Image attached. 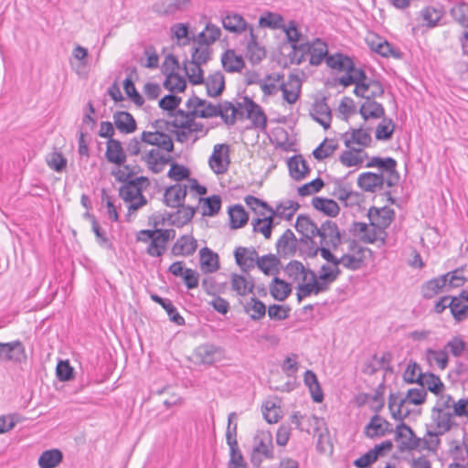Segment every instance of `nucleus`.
Wrapping results in <instances>:
<instances>
[{
    "label": "nucleus",
    "instance_id": "nucleus-41",
    "mask_svg": "<svg viewBox=\"0 0 468 468\" xmlns=\"http://www.w3.org/2000/svg\"><path fill=\"white\" fill-rule=\"evenodd\" d=\"M328 53L327 44L321 38H315L311 42L309 63L313 66H318L322 63Z\"/></svg>",
    "mask_w": 468,
    "mask_h": 468
},
{
    "label": "nucleus",
    "instance_id": "nucleus-10",
    "mask_svg": "<svg viewBox=\"0 0 468 468\" xmlns=\"http://www.w3.org/2000/svg\"><path fill=\"white\" fill-rule=\"evenodd\" d=\"M26 351L21 341L0 342V362L21 363L26 360Z\"/></svg>",
    "mask_w": 468,
    "mask_h": 468
},
{
    "label": "nucleus",
    "instance_id": "nucleus-38",
    "mask_svg": "<svg viewBox=\"0 0 468 468\" xmlns=\"http://www.w3.org/2000/svg\"><path fill=\"white\" fill-rule=\"evenodd\" d=\"M359 113L364 120L379 119L385 116V109L381 103L368 99L361 105Z\"/></svg>",
    "mask_w": 468,
    "mask_h": 468
},
{
    "label": "nucleus",
    "instance_id": "nucleus-58",
    "mask_svg": "<svg viewBox=\"0 0 468 468\" xmlns=\"http://www.w3.org/2000/svg\"><path fill=\"white\" fill-rule=\"evenodd\" d=\"M338 148V143L334 139H324L314 151V157L318 160H324L331 156Z\"/></svg>",
    "mask_w": 468,
    "mask_h": 468
},
{
    "label": "nucleus",
    "instance_id": "nucleus-6",
    "mask_svg": "<svg viewBox=\"0 0 468 468\" xmlns=\"http://www.w3.org/2000/svg\"><path fill=\"white\" fill-rule=\"evenodd\" d=\"M394 430L395 441H399L400 452L413 451L420 447V438L416 436L413 430L402 420Z\"/></svg>",
    "mask_w": 468,
    "mask_h": 468
},
{
    "label": "nucleus",
    "instance_id": "nucleus-13",
    "mask_svg": "<svg viewBox=\"0 0 468 468\" xmlns=\"http://www.w3.org/2000/svg\"><path fill=\"white\" fill-rule=\"evenodd\" d=\"M367 217L370 221V226L377 227L386 231V229L390 226L395 218V211L388 207L381 208L372 207L368 210Z\"/></svg>",
    "mask_w": 468,
    "mask_h": 468
},
{
    "label": "nucleus",
    "instance_id": "nucleus-14",
    "mask_svg": "<svg viewBox=\"0 0 468 468\" xmlns=\"http://www.w3.org/2000/svg\"><path fill=\"white\" fill-rule=\"evenodd\" d=\"M186 106L187 109L197 111L196 118H212L218 116V113H220V110L217 105L196 95L188 99Z\"/></svg>",
    "mask_w": 468,
    "mask_h": 468
},
{
    "label": "nucleus",
    "instance_id": "nucleus-48",
    "mask_svg": "<svg viewBox=\"0 0 468 468\" xmlns=\"http://www.w3.org/2000/svg\"><path fill=\"white\" fill-rule=\"evenodd\" d=\"M425 358L430 366H437L440 369L443 370L447 367L449 363L448 353L444 349H432L427 348L425 350Z\"/></svg>",
    "mask_w": 468,
    "mask_h": 468
},
{
    "label": "nucleus",
    "instance_id": "nucleus-4",
    "mask_svg": "<svg viewBox=\"0 0 468 468\" xmlns=\"http://www.w3.org/2000/svg\"><path fill=\"white\" fill-rule=\"evenodd\" d=\"M366 167H378L380 169L379 175L386 178V186H396L400 179L399 173L397 170V161L392 157L373 156L366 165Z\"/></svg>",
    "mask_w": 468,
    "mask_h": 468
},
{
    "label": "nucleus",
    "instance_id": "nucleus-2",
    "mask_svg": "<svg viewBox=\"0 0 468 468\" xmlns=\"http://www.w3.org/2000/svg\"><path fill=\"white\" fill-rule=\"evenodd\" d=\"M427 390L421 386L420 388H410L405 397L399 393H390L388 396V409L394 420H403L410 414L408 404L416 406L425 402L427 398Z\"/></svg>",
    "mask_w": 468,
    "mask_h": 468
},
{
    "label": "nucleus",
    "instance_id": "nucleus-25",
    "mask_svg": "<svg viewBox=\"0 0 468 468\" xmlns=\"http://www.w3.org/2000/svg\"><path fill=\"white\" fill-rule=\"evenodd\" d=\"M312 118L321 124L324 129H328L332 121V112L329 105L326 103V99L316 101L310 112Z\"/></svg>",
    "mask_w": 468,
    "mask_h": 468
},
{
    "label": "nucleus",
    "instance_id": "nucleus-60",
    "mask_svg": "<svg viewBox=\"0 0 468 468\" xmlns=\"http://www.w3.org/2000/svg\"><path fill=\"white\" fill-rule=\"evenodd\" d=\"M304 383L309 387L314 401L318 403L322 402L324 394L322 392L317 377L313 371L306 370L304 373Z\"/></svg>",
    "mask_w": 468,
    "mask_h": 468
},
{
    "label": "nucleus",
    "instance_id": "nucleus-43",
    "mask_svg": "<svg viewBox=\"0 0 468 468\" xmlns=\"http://www.w3.org/2000/svg\"><path fill=\"white\" fill-rule=\"evenodd\" d=\"M63 460V453L58 449L44 451L38 458L39 468H56Z\"/></svg>",
    "mask_w": 468,
    "mask_h": 468
},
{
    "label": "nucleus",
    "instance_id": "nucleus-55",
    "mask_svg": "<svg viewBox=\"0 0 468 468\" xmlns=\"http://www.w3.org/2000/svg\"><path fill=\"white\" fill-rule=\"evenodd\" d=\"M282 80L283 74L281 73L266 75L260 86L263 94L266 96L275 95L278 90H280V85L278 86L277 83L281 82Z\"/></svg>",
    "mask_w": 468,
    "mask_h": 468
},
{
    "label": "nucleus",
    "instance_id": "nucleus-16",
    "mask_svg": "<svg viewBox=\"0 0 468 468\" xmlns=\"http://www.w3.org/2000/svg\"><path fill=\"white\" fill-rule=\"evenodd\" d=\"M449 309L456 322H463L468 317V291L463 290L457 296H450Z\"/></svg>",
    "mask_w": 468,
    "mask_h": 468
},
{
    "label": "nucleus",
    "instance_id": "nucleus-45",
    "mask_svg": "<svg viewBox=\"0 0 468 468\" xmlns=\"http://www.w3.org/2000/svg\"><path fill=\"white\" fill-rule=\"evenodd\" d=\"M151 299L154 303L160 304L166 311L172 322L176 323L177 325L185 324L184 317L179 314L171 300L167 298H162L157 294H151Z\"/></svg>",
    "mask_w": 468,
    "mask_h": 468
},
{
    "label": "nucleus",
    "instance_id": "nucleus-3",
    "mask_svg": "<svg viewBox=\"0 0 468 468\" xmlns=\"http://www.w3.org/2000/svg\"><path fill=\"white\" fill-rule=\"evenodd\" d=\"M261 457L267 460L274 459L272 435L270 431H259L254 437L251 463L254 465H260Z\"/></svg>",
    "mask_w": 468,
    "mask_h": 468
},
{
    "label": "nucleus",
    "instance_id": "nucleus-36",
    "mask_svg": "<svg viewBox=\"0 0 468 468\" xmlns=\"http://www.w3.org/2000/svg\"><path fill=\"white\" fill-rule=\"evenodd\" d=\"M200 267L205 273H212L219 269L218 255L208 248L199 251Z\"/></svg>",
    "mask_w": 468,
    "mask_h": 468
},
{
    "label": "nucleus",
    "instance_id": "nucleus-57",
    "mask_svg": "<svg viewBox=\"0 0 468 468\" xmlns=\"http://www.w3.org/2000/svg\"><path fill=\"white\" fill-rule=\"evenodd\" d=\"M229 216L231 229L243 227L249 219V215L241 205H235L229 208Z\"/></svg>",
    "mask_w": 468,
    "mask_h": 468
},
{
    "label": "nucleus",
    "instance_id": "nucleus-17",
    "mask_svg": "<svg viewBox=\"0 0 468 468\" xmlns=\"http://www.w3.org/2000/svg\"><path fill=\"white\" fill-rule=\"evenodd\" d=\"M307 273L310 274L308 280L297 287L296 295L298 302H302L303 298L311 294L316 295L326 292V287L322 282H318L317 275L314 271L308 270Z\"/></svg>",
    "mask_w": 468,
    "mask_h": 468
},
{
    "label": "nucleus",
    "instance_id": "nucleus-29",
    "mask_svg": "<svg viewBox=\"0 0 468 468\" xmlns=\"http://www.w3.org/2000/svg\"><path fill=\"white\" fill-rule=\"evenodd\" d=\"M230 284L232 291L239 296H245L252 293L255 288L254 279L248 274V277L242 274L232 273L230 276Z\"/></svg>",
    "mask_w": 468,
    "mask_h": 468
},
{
    "label": "nucleus",
    "instance_id": "nucleus-28",
    "mask_svg": "<svg viewBox=\"0 0 468 468\" xmlns=\"http://www.w3.org/2000/svg\"><path fill=\"white\" fill-rule=\"evenodd\" d=\"M332 196L343 202L345 206H348L349 200L353 197H357V194L353 191L351 184L346 181V177L333 180Z\"/></svg>",
    "mask_w": 468,
    "mask_h": 468
},
{
    "label": "nucleus",
    "instance_id": "nucleus-33",
    "mask_svg": "<svg viewBox=\"0 0 468 468\" xmlns=\"http://www.w3.org/2000/svg\"><path fill=\"white\" fill-rule=\"evenodd\" d=\"M259 215L262 218H255L251 222L253 231L261 233L268 239L271 237L272 229L278 223L274 221L271 213L266 216L264 211H259Z\"/></svg>",
    "mask_w": 468,
    "mask_h": 468
},
{
    "label": "nucleus",
    "instance_id": "nucleus-64",
    "mask_svg": "<svg viewBox=\"0 0 468 468\" xmlns=\"http://www.w3.org/2000/svg\"><path fill=\"white\" fill-rule=\"evenodd\" d=\"M452 18L463 27H468V4L462 2L453 5L450 11Z\"/></svg>",
    "mask_w": 468,
    "mask_h": 468
},
{
    "label": "nucleus",
    "instance_id": "nucleus-8",
    "mask_svg": "<svg viewBox=\"0 0 468 468\" xmlns=\"http://www.w3.org/2000/svg\"><path fill=\"white\" fill-rule=\"evenodd\" d=\"M332 250H335L332 246H326L321 249L320 254L327 262L331 264H342L345 268L351 271H356L361 268L363 264L361 258L351 254H344L338 258L333 254Z\"/></svg>",
    "mask_w": 468,
    "mask_h": 468
},
{
    "label": "nucleus",
    "instance_id": "nucleus-40",
    "mask_svg": "<svg viewBox=\"0 0 468 468\" xmlns=\"http://www.w3.org/2000/svg\"><path fill=\"white\" fill-rule=\"evenodd\" d=\"M312 205L316 210L328 217H336L340 211L337 202L330 198L314 197Z\"/></svg>",
    "mask_w": 468,
    "mask_h": 468
},
{
    "label": "nucleus",
    "instance_id": "nucleus-7",
    "mask_svg": "<svg viewBox=\"0 0 468 468\" xmlns=\"http://www.w3.org/2000/svg\"><path fill=\"white\" fill-rule=\"evenodd\" d=\"M275 247L281 258L293 257L297 252L299 253L300 239H297L292 230L287 229L276 241Z\"/></svg>",
    "mask_w": 468,
    "mask_h": 468
},
{
    "label": "nucleus",
    "instance_id": "nucleus-21",
    "mask_svg": "<svg viewBox=\"0 0 468 468\" xmlns=\"http://www.w3.org/2000/svg\"><path fill=\"white\" fill-rule=\"evenodd\" d=\"M106 160L118 167H122L127 161L126 152L122 143L117 139L108 140L105 151Z\"/></svg>",
    "mask_w": 468,
    "mask_h": 468
},
{
    "label": "nucleus",
    "instance_id": "nucleus-18",
    "mask_svg": "<svg viewBox=\"0 0 468 468\" xmlns=\"http://www.w3.org/2000/svg\"><path fill=\"white\" fill-rule=\"evenodd\" d=\"M364 432L368 438L382 437L394 432L392 424L381 416L376 414L366 425Z\"/></svg>",
    "mask_w": 468,
    "mask_h": 468
},
{
    "label": "nucleus",
    "instance_id": "nucleus-32",
    "mask_svg": "<svg viewBox=\"0 0 468 468\" xmlns=\"http://www.w3.org/2000/svg\"><path fill=\"white\" fill-rule=\"evenodd\" d=\"M221 63L224 70L229 73L240 72L245 67L241 55H238L234 49H227L221 56Z\"/></svg>",
    "mask_w": 468,
    "mask_h": 468
},
{
    "label": "nucleus",
    "instance_id": "nucleus-31",
    "mask_svg": "<svg viewBox=\"0 0 468 468\" xmlns=\"http://www.w3.org/2000/svg\"><path fill=\"white\" fill-rule=\"evenodd\" d=\"M290 176L296 181L303 180L310 173L306 160L301 155H293L288 160Z\"/></svg>",
    "mask_w": 468,
    "mask_h": 468
},
{
    "label": "nucleus",
    "instance_id": "nucleus-12",
    "mask_svg": "<svg viewBox=\"0 0 468 468\" xmlns=\"http://www.w3.org/2000/svg\"><path fill=\"white\" fill-rule=\"evenodd\" d=\"M149 184V179L146 176L135 177L120 187L119 195L125 202H132L136 199V197L141 196V192Z\"/></svg>",
    "mask_w": 468,
    "mask_h": 468
},
{
    "label": "nucleus",
    "instance_id": "nucleus-30",
    "mask_svg": "<svg viewBox=\"0 0 468 468\" xmlns=\"http://www.w3.org/2000/svg\"><path fill=\"white\" fill-rule=\"evenodd\" d=\"M345 144L347 148H351L352 144H358L361 147H367L370 144L372 138L370 130L357 128L351 129L344 134Z\"/></svg>",
    "mask_w": 468,
    "mask_h": 468
},
{
    "label": "nucleus",
    "instance_id": "nucleus-49",
    "mask_svg": "<svg viewBox=\"0 0 468 468\" xmlns=\"http://www.w3.org/2000/svg\"><path fill=\"white\" fill-rule=\"evenodd\" d=\"M220 36L221 29L212 23H207L205 27V29L197 35L196 40L198 44L210 46L218 40Z\"/></svg>",
    "mask_w": 468,
    "mask_h": 468
},
{
    "label": "nucleus",
    "instance_id": "nucleus-22",
    "mask_svg": "<svg viewBox=\"0 0 468 468\" xmlns=\"http://www.w3.org/2000/svg\"><path fill=\"white\" fill-rule=\"evenodd\" d=\"M258 256L259 254L254 248L238 247L234 251L236 263L246 273H249L255 267Z\"/></svg>",
    "mask_w": 468,
    "mask_h": 468
},
{
    "label": "nucleus",
    "instance_id": "nucleus-51",
    "mask_svg": "<svg viewBox=\"0 0 468 468\" xmlns=\"http://www.w3.org/2000/svg\"><path fill=\"white\" fill-rule=\"evenodd\" d=\"M243 308L244 312L254 321L261 320L266 314V305L256 297H251Z\"/></svg>",
    "mask_w": 468,
    "mask_h": 468
},
{
    "label": "nucleus",
    "instance_id": "nucleus-54",
    "mask_svg": "<svg viewBox=\"0 0 468 468\" xmlns=\"http://www.w3.org/2000/svg\"><path fill=\"white\" fill-rule=\"evenodd\" d=\"M370 48L384 58H401L402 57V52L387 40H382L378 43L372 42Z\"/></svg>",
    "mask_w": 468,
    "mask_h": 468
},
{
    "label": "nucleus",
    "instance_id": "nucleus-61",
    "mask_svg": "<svg viewBox=\"0 0 468 468\" xmlns=\"http://www.w3.org/2000/svg\"><path fill=\"white\" fill-rule=\"evenodd\" d=\"M444 433H438V431L434 429V431H428L426 436L424 438H420V447L417 448L418 451L429 450L432 452H436L439 448L441 441L439 439L440 435H443Z\"/></svg>",
    "mask_w": 468,
    "mask_h": 468
},
{
    "label": "nucleus",
    "instance_id": "nucleus-53",
    "mask_svg": "<svg viewBox=\"0 0 468 468\" xmlns=\"http://www.w3.org/2000/svg\"><path fill=\"white\" fill-rule=\"evenodd\" d=\"M418 385L421 386L423 388H427L428 390L435 395H440L444 389V384L440 377L433 373H423V378L420 380Z\"/></svg>",
    "mask_w": 468,
    "mask_h": 468
},
{
    "label": "nucleus",
    "instance_id": "nucleus-19",
    "mask_svg": "<svg viewBox=\"0 0 468 468\" xmlns=\"http://www.w3.org/2000/svg\"><path fill=\"white\" fill-rule=\"evenodd\" d=\"M357 186L366 192L375 193L384 189L386 178L378 173L365 172L359 175Z\"/></svg>",
    "mask_w": 468,
    "mask_h": 468
},
{
    "label": "nucleus",
    "instance_id": "nucleus-50",
    "mask_svg": "<svg viewBox=\"0 0 468 468\" xmlns=\"http://www.w3.org/2000/svg\"><path fill=\"white\" fill-rule=\"evenodd\" d=\"M197 111L193 109H187L186 112L183 110H177L175 112L169 113L170 116H173L174 119L168 124L176 128V129H186L189 125V122L192 121V118H196Z\"/></svg>",
    "mask_w": 468,
    "mask_h": 468
},
{
    "label": "nucleus",
    "instance_id": "nucleus-15",
    "mask_svg": "<svg viewBox=\"0 0 468 468\" xmlns=\"http://www.w3.org/2000/svg\"><path fill=\"white\" fill-rule=\"evenodd\" d=\"M453 411L444 410L442 409L432 408L431 419L432 426L438 431V433H446L456 425Z\"/></svg>",
    "mask_w": 468,
    "mask_h": 468
},
{
    "label": "nucleus",
    "instance_id": "nucleus-23",
    "mask_svg": "<svg viewBox=\"0 0 468 468\" xmlns=\"http://www.w3.org/2000/svg\"><path fill=\"white\" fill-rule=\"evenodd\" d=\"M301 86L300 79L294 74H290L286 82L280 83L283 100L289 104L295 103L300 97Z\"/></svg>",
    "mask_w": 468,
    "mask_h": 468
},
{
    "label": "nucleus",
    "instance_id": "nucleus-62",
    "mask_svg": "<svg viewBox=\"0 0 468 468\" xmlns=\"http://www.w3.org/2000/svg\"><path fill=\"white\" fill-rule=\"evenodd\" d=\"M211 49L209 46L198 44L193 47L191 52V64L202 66L210 59Z\"/></svg>",
    "mask_w": 468,
    "mask_h": 468
},
{
    "label": "nucleus",
    "instance_id": "nucleus-1",
    "mask_svg": "<svg viewBox=\"0 0 468 468\" xmlns=\"http://www.w3.org/2000/svg\"><path fill=\"white\" fill-rule=\"evenodd\" d=\"M295 229L302 234L300 238L299 256L314 258L321 249L332 246L334 250L342 244L337 224L330 219L318 226L308 215L301 214L294 224Z\"/></svg>",
    "mask_w": 468,
    "mask_h": 468
},
{
    "label": "nucleus",
    "instance_id": "nucleus-52",
    "mask_svg": "<svg viewBox=\"0 0 468 468\" xmlns=\"http://www.w3.org/2000/svg\"><path fill=\"white\" fill-rule=\"evenodd\" d=\"M326 64L329 68L339 71L346 72V70H352L353 69L352 58L341 53L326 57Z\"/></svg>",
    "mask_w": 468,
    "mask_h": 468
},
{
    "label": "nucleus",
    "instance_id": "nucleus-59",
    "mask_svg": "<svg viewBox=\"0 0 468 468\" xmlns=\"http://www.w3.org/2000/svg\"><path fill=\"white\" fill-rule=\"evenodd\" d=\"M259 24L262 27H268L271 29H283L284 18L278 13L266 12L259 19Z\"/></svg>",
    "mask_w": 468,
    "mask_h": 468
},
{
    "label": "nucleus",
    "instance_id": "nucleus-24",
    "mask_svg": "<svg viewBox=\"0 0 468 468\" xmlns=\"http://www.w3.org/2000/svg\"><path fill=\"white\" fill-rule=\"evenodd\" d=\"M197 249V241L192 235H183L176 239L171 248L173 256L188 257Z\"/></svg>",
    "mask_w": 468,
    "mask_h": 468
},
{
    "label": "nucleus",
    "instance_id": "nucleus-44",
    "mask_svg": "<svg viewBox=\"0 0 468 468\" xmlns=\"http://www.w3.org/2000/svg\"><path fill=\"white\" fill-rule=\"evenodd\" d=\"M299 208L300 205L298 202L287 200L277 205L275 209L271 207L269 213H271L273 218L279 217L285 220H291Z\"/></svg>",
    "mask_w": 468,
    "mask_h": 468
},
{
    "label": "nucleus",
    "instance_id": "nucleus-26",
    "mask_svg": "<svg viewBox=\"0 0 468 468\" xmlns=\"http://www.w3.org/2000/svg\"><path fill=\"white\" fill-rule=\"evenodd\" d=\"M195 356L200 363L211 365L222 357L223 352L220 347L215 345L204 344L196 348Z\"/></svg>",
    "mask_w": 468,
    "mask_h": 468
},
{
    "label": "nucleus",
    "instance_id": "nucleus-47",
    "mask_svg": "<svg viewBox=\"0 0 468 468\" xmlns=\"http://www.w3.org/2000/svg\"><path fill=\"white\" fill-rule=\"evenodd\" d=\"M447 285L446 276L440 275L425 282L421 287L423 298L431 299Z\"/></svg>",
    "mask_w": 468,
    "mask_h": 468
},
{
    "label": "nucleus",
    "instance_id": "nucleus-39",
    "mask_svg": "<svg viewBox=\"0 0 468 468\" xmlns=\"http://www.w3.org/2000/svg\"><path fill=\"white\" fill-rule=\"evenodd\" d=\"M143 160L146 162L152 172L158 174L162 172L163 165L170 162V157L162 154L157 149H152L143 156Z\"/></svg>",
    "mask_w": 468,
    "mask_h": 468
},
{
    "label": "nucleus",
    "instance_id": "nucleus-11",
    "mask_svg": "<svg viewBox=\"0 0 468 468\" xmlns=\"http://www.w3.org/2000/svg\"><path fill=\"white\" fill-rule=\"evenodd\" d=\"M244 108L246 118L251 121L252 127L265 131L267 127V116L262 108L248 96L244 97Z\"/></svg>",
    "mask_w": 468,
    "mask_h": 468
},
{
    "label": "nucleus",
    "instance_id": "nucleus-42",
    "mask_svg": "<svg viewBox=\"0 0 468 468\" xmlns=\"http://www.w3.org/2000/svg\"><path fill=\"white\" fill-rule=\"evenodd\" d=\"M207 88V93L210 97L219 96L225 89V78L220 71L210 74L207 80H204Z\"/></svg>",
    "mask_w": 468,
    "mask_h": 468
},
{
    "label": "nucleus",
    "instance_id": "nucleus-35",
    "mask_svg": "<svg viewBox=\"0 0 468 468\" xmlns=\"http://www.w3.org/2000/svg\"><path fill=\"white\" fill-rule=\"evenodd\" d=\"M266 56L265 48L259 45L253 28H250V40L247 45V58L252 64L260 63Z\"/></svg>",
    "mask_w": 468,
    "mask_h": 468
},
{
    "label": "nucleus",
    "instance_id": "nucleus-5",
    "mask_svg": "<svg viewBox=\"0 0 468 468\" xmlns=\"http://www.w3.org/2000/svg\"><path fill=\"white\" fill-rule=\"evenodd\" d=\"M229 145L227 144H215L208 159L211 170L217 175H223L229 170Z\"/></svg>",
    "mask_w": 468,
    "mask_h": 468
},
{
    "label": "nucleus",
    "instance_id": "nucleus-63",
    "mask_svg": "<svg viewBox=\"0 0 468 468\" xmlns=\"http://www.w3.org/2000/svg\"><path fill=\"white\" fill-rule=\"evenodd\" d=\"M361 153V148L356 149L351 146L350 150H346L341 154L339 160L346 167L359 165L364 161L360 155Z\"/></svg>",
    "mask_w": 468,
    "mask_h": 468
},
{
    "label": "nucleus",
    "instance_id": "nucleus-27",
    "mask_svg": "<svg viewBox=\"0 0 468 468\" xmlns=\"http://www.w3.org/2000/svg\"><path fill=\"white\" fill-rule=\"evenodd\" d=\"M187 186L182 184H176L167 187L164 194V202L167 207H179L184 204L186 196Z\"/></svg>",
    "mask_w": 468,
    "mask_h": 468
},
{
    "label": "nucleus",
    "instance_id": "nucleus-37",
    "mask_svg": "<svg viewBox=\"0 0 468 468\" xmlns=\"http://www.w3.org/2000/svg\"><path fill=\"white\" fill-rule=\"evenodd\" d=\"M177 208L176 212L168 214L167 219L172 225L182 227L191 221L196 213V208L184 204Z\"/></svg>",
    "mask_w": 468,
    "mask_h": 468
},
{
    "label": "nucleus",
    "instance_id": "nucleus-9",
    "mask_svg": "<svg viewBox=\"0 0 468 468\" xmlns=\"http://www.w3.org/2000/svg\"><path fill=\"white\" fill-rule=\"evenodd\" d=\"M156 238L149 242L146 248V253L151 257H161L166 250V246L169 240L174 239L176 237V230L173 229H158Z\"/></svg>",
    "mask_w": 468,
    "mask_h": 468
},
{
    "label": "nucleus",
    "instance_id": "nucleus-20",
    "mask_svg": "<svg viewBox=\"0 0 468 468\" xmlns=\"http://www.w3.org/2000/svg\"><path fill=\"white\" fill-rule=\"evenodd\" d=\"M223 27L230 33L240 35L243 32L249 31L253 28L244 17L235 12H228L221 18Z\"/></svg>",
    "mask_w": 468,
    "mask_h": 468
},
{
    "label": "nucleus",
    "instance_id": "nucleus-56",
    "mask_svg": "<svg viewBox=\"0 0 468 468\" xmlns=\"http://www.w3.org/2000/svg\"><path fill=\"white\" fill-rule=\"evenodd\" d=\"M309 269L305 268L303 264L299 261H291L285 267L284 271L289 278L298 281L302 280L306 282L310 276L307 273Z\"/></svg>",
    "mask_w": 468,
    "mask_h": 468
},
{
    "label": "nucleus",
    "instance_id": "nucleus-34",
    "mask_svg": "<svg viewBox=\"0 0 468 468\" xmlns=\"http://www.w3.org/2000/svg\"><path fill=\"white\" fill-rule=\"evenodd\" d=\"M113 123L115 127L124 134L133 133L137 129L136 121L128 112H116L113 114Z\"/></svg>",
    "mask_w": 468,
    "mask_h": 468
},
{
    "label": "nucleus",
    "instance_id": "nucleus-46",
    "mask_svg": "<svg viewBox=\"0 0 468 468\" xmlns=\"http://www.w3.org/2000/svg\"><path fill=\"white\" fill-rule=\"evenodd\" d=\"M271 295L277 301H284L292 292V286L289 282L278 277H274L270 284Z\"/></svg>",
    "mask_w": 468,
    "mask_h": 468
}]
</instances>
